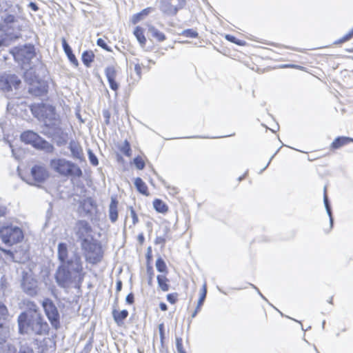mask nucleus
I'll list each match as a JSON object with an SVG mask.
<instances>
[{
  "mask_svg": "<svg viewBox=\"0 0 353 353\" xmlns=\"http://www.w3.org/2000/svg\"><path fill=\"white\" fill-rule=\"evenodd\" d=\"M13 37L7 34L0 36V47L8 46ZM14 38H18L17 35H14Z\"/></svg>",
  "mask_w": 353,
  "mask_h": 353,
  "instance_id": "2f4dec72",
  "label": "nucleus"
},
{
  "mask_svg": "<svg viewBox=\"0 0 353 353\" xmlns=\"http://www.w3.org/2000/svg\"><path fill=\"white\" fill-rule=\"evenodd\" d=\"M151 10H152L151 8H148L143 10L141 12L137 14V17H143V16L148 14L150 12Z\"/></svg>",
  "mask_w": 353,
  "mask_h": 353,
  "instance_id": "8fccbe9b",
  "label": "nucleus"
},
{
  "mask_svg": "<svg viewBox=\"0 0 353 353\" xmlns=\"http://www.w3.org/2000/svg\"><path fill=\"white\" fill-rule=\"evenodd\" d=\"M19 333L44 335L48 334L49 326L41 314L34 309L32 312H22L17 319Z\"/></svg>",
  "mask_w": 353,
  "mask_h": 353,
  "instance_id": "f257e3e1",
  "label": "nucleus"
},
{
  "mask_svg": "<svg viewBox=\"0 0 353 353\" xmlns=\"http://www.w3.org/2000/svg\"><path fill=\"white\" fill-rule=\"evenodd\" d=\"M67 268L76 276V279L79 276V279H82L81 274L83 271V266L81 257L79 254L74 253L73 255L65 263Z\"/></svg>",
  "mask_w": 353,
  "mask_h": 353,
  "instance_id": "f8f14e48",
  "label": "nucleus"
},
{
  "mask_svg": "<svg viewBox=\"0 0 353 353\" xmlns=\"http://www.w3.org/2000/svg\"><path fill=\"white\" fill-rule=\"evenodd\" d=\"M158 327H159V330L160 340H161V343H163L164 338H165V335H164V324L163 323H160Z\"/></svg>",
  "mask_w": 353,
  "mask_h": 353,
  "instance_id": "de8ad7c7",
  "label": "nucleus"
},
{
  "mask_svg": "<svg viewBox=\"0 0 353 353\" xmlns=\"http://www.w3.org/2000/svg\"><path fill=\"white\" fill-rule=\"evenodd\" d=\"M118 204L117 199L115 197H111L109 205V218L112 223H115L118 219Z\"/></svg>",
  "mask_w": 353,
  "mask_h": 353,
  "instance_id": "aec40b11",
  "label": "nucleus"
},
{
  "mask_svg": "<svg viewBox=\"0 0 353 353\" xmlns=\"http://www.w3.org/2000/svg\"><path fill=\"white\" fill-rule=\"evenodd\" d=\"M323 203L327 212V215L330 217V227L333 225V217L332 214V210L328 200L327 195L326 194V187L324 188V195H323Z\"/></svg>",
  "mask_w": 353,
  "mask_h": 353,
  "instance_id": "a878e982",
  "label": "nucleus"
},
{
  "mask_svg": "<svg viewBox=\"0 0 353 353\" xmlns=\"http://www.w3.org/2000/svg\"><path fill=\"white\" fill-rule=\"evenodd\" d=\"M134 34L142 46L145 45L146 39L143 34V30L141 28L137 27L134 31Z\"/></svg>",
  "mask_w": 353,
  "mask_h": 353,
  "instance_id": "7c9ffc66",
  "label": "nucleus"
},
{
  "mask_svg": "<svg viewBox=\"0 0 353 353\" xmlns=\"http://www.w3.org/2000/svg\"><path fill=\"white\" fill-rule=\"evenodd\" d=\"M105 74L109 83L110 88L117 92L119 89V84L116 81L117 72L114 66H108L105 69Z\"/></svg>",
  "mask_w": 353,
  "mask_h": 353,
  "instance_id": "2eb2a0df",
  "label": "nucleus"
},
{
  "mask_svg": "<svg viewBox=\"0 0 353 353\" xmlns=\"http://www.w3.org/2000/svg\"><path fill=\"white\" fill-rule=\"evenodd\" d=\"M157 283L159 288L163 291L167 292L170 289V285L168 284V279L165 275H158L157 276Z\"/></svg>",
  "mask_w": 353,
  "mask_h": 353,
  "instance_id": "b1692460",
  "label": "nucleus"
},
{
  "mask_svg": "<svg viewBox=\"0 0 353 353\" xmlns=\"http://www.w3.org/2000/svg\"><path fill=\"white\" fill-rule=\"evenodd\" d=\"M97 44L99 46H100L101 48H102L103 49H104L106 51H108V52H111L112 51L110 48L106 44L105 41L103 39H101V38H99V39H97Z\"/></svg>",
  "mask_w": 353,
  "mask_h": 353,
  "instance_id": "79ce46f5",
  "label": "nucleus"
},
{
  "mask_svg": "<svg viewBox=\"0 0 353 353\" xmlns=\"http://www.w3.org/2000/svg\"><path fill=\"white\" fill-rule=\"evenodd\" d=\"M55 280L59 287L66 288L75 281L76 276L70 272L65 264H61L57 270Z\"/></svg>",
  "mask_w": 353,
  "mask_h": 353,
  "instance_id": "0eeeda50",
  "label": "nucleus"
},
{
  "mask_svg": "<svg viewBox=\"0 0 353 353\" xmlns=\"http://www.w3.org/2000/svg\"><path fill=\"white\" fill-rule=\"evenodd\" d=\"M14 17L13 16H9L7 19V21L9 22V23H12L14 22Z\"/></svg>",
  "mask_w": 353,
  "mask_h": 353,
  "instance_id": "774afa93",
  "label": "nucleus"
},
{
  "mask_svg": "<svg viewBox=\"0 0 353 353\" xmlns=\"http://www.w3.org/2000/svg\"><path fill=\"white\" fill-rule=\"evenodd\" d=\"M103 116L106 117V119H107L106 123H108L109 122V118H110L109 113L107 111H105L103 112Z\"/></svg>",
  "mask_w": 353,
  "mask_h": 353,
  "instance_id": "338daca9",
  "label": "nucleus"
},
{
  "mask_svg": "<svg viewBox=\"0 0 353 353\" xmlns=\"http://www.w3.org/2000/svg\"><path fill=\"white\" fill-rule=\"evenodd\" d=\"M61 42L63 50L66 54L69 61L71 62L72 65H74L75 67H77L79 65L78 60L77 59L75 55L72 53V50L70 46L67 43L65 39L62 38Z\"/></svg>",
  "mask_w": 353,
  "mask_h": 353,
  "instance_id": "a211bd4d",
  "label": "nucleus"
},
{
  "mask_svg": "<svg viewBox=\"0 0 353 353\" xmlns=\"http://www.w3.org/2000/svg\"><path fill=\"white\" fill-rule=\"evenodd\" d=\"M32 114L39 120L43 122L44 125L55 132L59 129L60 119L55 112V108L50 105L34 103L30 106Z\"/></svg>",
  "mask_w": 353,
  "mask_h": 353,
  "instance_id": "f03ea898",
  "label": "nucleus"
},
{
  "mask_svg": "<svg viewBox=\"0 0 353 353\" xmlns=\"http://www.w3.org/2000/svg\"><path fill=\"white\" fill-rule=\"evenodd\" d=\"M350 141H353V139L346 137H339L332 142V147L334 149H338Z\"/></svg>",
  "mask_w": 353,
  "mask_h": 353,
  "instance_id": "5701e85b",
  "label": "nucleus"
},
{
  "mask_svg": "<svg viewBox=\"0 0 353 353\" xmlns=\"http://www.w3.org/2000/svg\"><path fill=\"white\" fill-rule=\"evenodd\" d=\"M159 307L162 311H166L168 310L167 305L163 302L159 304Z\"/></svg>",
  "mask_w": 353,
  "mask_h": 353,
  "instance_id": "052dcab7",
  "label": "nucleus"
},
{
  "mask_svg": "<svg viewBox=\"0 0 353 353\" xmlns=\"http://www.w3.org/2000/svg\"><path fill=\"white\" fill-rule=\"evenodd\" d=\"M142 19V17H137V14H135L134 17H133V19H132V22L134 23H137L139 21H140L141 19Z\"/></svg>",
  "mask_w": 353,
  "mask_h": 353,
  "instance_id": "680f3d73",
  "label": "nucleus"
},
{
  "mask_svg": "<svg viewBox=\"0 0 353 353\" xmlns=\"http://www.w3.org/2000/svg\"><path fill=\"white\" fill-rule=\"evenodd\" d=\"M181 35L188 38H196L198 32L192 29H187L182 31Z\"/></svg>",
  "mask_w": 353,
  "mask_h": 353,
  "instance_id": "c9c22d12",
  "label": "nucleus"
},
{
  "mask_svg": "<svg viewBox=\"0 0 353 353\" xmlns=\"http://www.w3.org/2000/svg\"><path fill=\"white\" fill-rule=\"evenodd\" d=\"M19 353H34L32 347H29L26 344L21 345Z\"/></svg>",
  "mask_w": 353,
  "mask_h": 353,
  "instance_id": "37998d69",
  "label": "nucleus"
},
{
  "mask_svg": "<svg viewBox=\"0 0 353 353\" xmlns=\"http://www.w3.org/2000/svg\"><path fill=\"white\" fill-rule=\"evenodd\" d=\"M48 341H50L48 339H44L42 341H39V345L38 347L39 353H43L45 352Z\"/></svg>",
  "mask_w": 353,
  "mask_h": 353,
  "instance_id": "a19ab883",
  "label": "nucleus"
},
{
  "mask_svg": "<svg viewBox=\"0 0 353 353\" xmlns=\"http://www.w3.org/2000/svg\"><path fill=\"white\" fill-rule=\"evenodd\" d=\"M92 345L90 343H88L85 345L81 353H88L91 350Z\"/></svg>",
  "mask_w": 353,
  "mask_h": 353,
  "instance_id": "864d4df0",
  "label": "nucleus"
},
{
  "mask_svg": "<svg viewBox=\"0 0 353 353\" xmlns=\"http://www.w3.org/2000/svg\"><path fill=\"white\" fill-rule=\"evenodd\" d=\"M21 285L23 291L30 296L38 294V281L31 274L23 273Z\"/></svg>",
  "mask_w": 353,
  "mask_h": 353,
  "instance_id": "1a4fd4ad",
  "label": "nucleus"
},
{
  "mask_svg": "<svg viewBox=\"0 0 353 353\" xmlns=\"http://www.w3.org/2000/svg\"><path fill=\"white\" fill-rule=\"evenodd\" d=\"M3 252L7 254L8 256H9L12 261H14V262H17V261L14 259V253L10 251V250H3Z\"/></svg>",
  "mask_w": 353,
  "mask_h": 353,
  "instance_id": "603ef678",
  "label": "nucleus"
},
{
  "mask_svg": "<svg viewBox=\"0 0 353 353\" xmlns=\"http://www.w3.org/2000/svg\"><path fill=\"white\" fill-rule=\"evenodd\" d=\"M167 300L170 303L174 304L177 301V294H168L167 295Z\"/></svg>",
  "mask_w": 353,
  "mask_h": 353,
  "instance_id": "09e8293b",
  "label": "nucleus"
},
{
  "mask_svg": "<svg viewBox=\"0 0 353 353\" xmlns=\"http://www.w3.org/2000/svg\"><path fill=\"white\" fill-rule=\"evenodd\" d=\"M75 234L82 241L90 239L92 228L90 224L84 220L78 221L74 228Z\"/></svg>",
  "mask_w": 353,
  "mask_h": 353,
  "instance_id": "ddd939ff",
  "label": "nucleus"
},
{
  "mask_svg": "<svg viewBox=\"0 0 353 353\" xmlns=\"http://www.w3.org/2000/svg\"><path fill=\"white\" fill-rule=\"evenodd\" d=\"M134 185L140 193L144 195L148 194L147 185L141 178L137 177L135 179Z\"/></svg>",
  "mask_w": 353,
  "mask_h": 353,
  "instance_id": "bb28decb",
  "label": "nucleus"
},
{
  "mask_svg": "<svg viewBox=\"0 0 353 353\" xmlns=\"http://www.w3.org/2000/svg\"><path fill=\"white\" fill-rule=\"evenodd\" d=\"M206 294H207L206 283H204L203 285L202 292H201V296L198 300L197 308H200V307L203 305V303L205 301V299L206 297Z\"/></svg>",
  "mask_w": 353,
  "mask_h": 353,
  "instance_id": "72a5a7b5",
  "label": "nucleus"
},
{
  "mask_svg": "<svg viewBox=\"0 0 353 353\" xmlns=\"http://www.w3.org/2000/svg\"><path fill=\"white\" fill-rule=\"evenodd\" d=\"M57 255L61 264H65L68 259V245L65 243H59L57 248Z\"/></svg>",
  "mask_w": 353,
  "mask_h": 353,
  "instance_id": "6ab92c4d",
  "label": "nucleus"
},
{
  "mask_svg": "<svg viewBox=\"0 0 353 353\" xmlns=\"http://www.w3.org/2000/svg\"><path fill=\"white\" fill-rule=\"evenodd\" d=\"M0 238L7 245H13L21 241L23 238L21 229L12 225L0 227Z\"/></svg>",
  "mask_w": 353,
  "mask_h": 353,
  "instance_id": "423d86ee",
  "label": "nucleus"
},
{
  "mask_svg": "<svg viewBox=\"0 0 353 353\" xmlns=\"http://www.w3.org/2000/svg\"><path fill=\"white\" fill-rule=\"evenodd\" d=\"M0 353H17V348L14 345L8 343L1 347Z\"/></svg>",
  "mask_w": 353,
  "mask_h": 353,
  "instance_id": "f704fd0d",
  "label": "nucleus"
},
{
  "mask_svg": "<svg viewBox=\"0 0 353 353\" xmlns=\"http://www.w3.org/2000/svg\"><path fill=\"white\" fill-rule=\"evenodd\" d=\"M121 152L127 157L130 156V146L127 141H125L123 145L121 148Z\"/></svg>",
  "mask_w": 353,
  "mask_h": 353,
  "instance_id": "4c0bfd02",
  "label": "nucleus"
},
{
  "mask_svg": "<svg viewBox=\"0 0 353 353\" xmlns=\"http://www.w3.org/2000/svg\"><path fill=\"white\" fill-rule=\"evenodd\" d=\"M134 163L139 170H143L145 167L144 161L139 157H137L134 159Z\"/></svg>",
  "mask_w": 353,
  "mask_h": 353,
  "instance_id": "ea45409f",
  "label": "nucleus"
},
{
  "mask_svg": "<svg viewBox=\"0 0 353 353\" xmlns=\"http://www.w3.org/2000/svg\"><path fill=\"white\" fill-rule=\"evenodd\" d=\"M121 288H122V282L121 281H118L117 282L116 290L117 292H119L121 290Z\"/></svg>",
  "mask_w": 353,
  "mask_h": 353,
  "instance_id": "bf43d9fd",
  "label": "nucleus"
},
{
  "mask_svg": "<svg viewBox=\"0 0 353 353\" xmlns=\"http://www.w3.org/2000/svg\"><path fill=\"white\" fill-rule=\"evenodd\" d=\"M276 154V153L272 156V157L270 158V159L269 160L268 163H267V165L261 170L260 173H261L263 170H265L268 166L269 165V164L270 163V161H272V159L274 158V155Z\"/></svg>",
  "mask_w": 353,
  "mask_h": 353,
  "instance_id": "e2e57ef3",
  "label": "nucleus"
},
{
  "mask_svg": "<svg viewBox=\"0 0 353 353\" xmlns=\"http://www.w3.org/2000/svg\"><path fill=\"white\" fill-rule=\"evenodd\" d=\"M353 37V30H350L348 33L344 35L342 38L335 42L336 44H340L346 42Z\"/></svg>",
  "mask_w": 353,
  "mask_h": 353,
  "instance_id": "e433bc0d",
  "label": "nucleus"
},
{
  "mask_svg": "<svg viewBox=\"0 0 353 353\" xmlns=\"http://www.w3.org/2000/svg\"><path fill=\"white\" fill-rule=\"evenodd\" d=\"M10 336V329L6 323H0V344L5 343Z\"/></svg>",
  "mask_w": 353,
  "mask_h": 353,
  "instance_id": "393cba45",
  "label": "nucleus"
},
{
  "mask_svg": "<svg viewBox=\"0 0 353 353\" xmlns=\"http://www.w3.org/2000/svg\"><path fill=\"white\" fill-rule=\"evenodd\" d=\"M225 39L228 41H231V42H232L234 43L238 44L239 46H242L243 45V42L242 41H241L240 40H238L236 37H234L232 35L226 34L225 35Z\"/></svg>",
  "mask_w": 353,
  "mask_h": 353,
  "instance_id": "49530a36",
  "label": "nucleus"
},
{
  "mask_svg": "<svg viewBox=\"0 0 353 353\" xmlns=\"http://www.w3.org/2000/svg\"><path fill=\"white\" fill-rule=\"evenodd\" d=\"M21 83V80L15 74H4L0 77V89L9 92L13 90L19 89Z\"/></svg>",
  "mask_w": 353,
  "mask_h": 353,
  "instance_id": "9d476101",
  "label": "nucleus"
},
{
  "mask_svg": "<svg viewBox=\"0 0 353 353\" xmlns=\"http://www.w3.org/2000/svg\"><path fill=\"white\" fill-rule=\"evenodd\" d=\"M33 50L34 48L32 46H24L23 48L16 49L12 52V54L16 60H21L23 62H25L34 57Z\"/></svg>",
  "mask_w": 353,
  "mask_h": 353,
  "instance_id": "4468645a",
  "label": "nucleus"
},
{
  "mask_svg": "<svg viewBox=\"0 0 353 353\" xmlns=\"http://www.w3.org/2000/svg\"><path fill=\"white\" fill-rule=\"evenodd\" d=\"M148 32L158 41L161 42L165 41L166 39L165 35L153 26H148Z\"/></svg>",
  "mask_w": 353,
  "mask_h": 353,
  "instance_id": "4be33fe9",
  "label": "nucleus"
},
{
  "mask_svg": "<svg viewBox=\"0 0 353 353\" xmlns=\"http://www.w3.org/2000/svg\"><path fill=\"white\" fill-rule=\"evenodd\" d=\"M156 268L160 272H167V266L165 261L161 258H158L156 261Z\"/></svg>",
  "mask_w": 353,
  "mask_h": 353,
  "instance_id": "473e14b6",
  "label": "nucleus"
},
{
  "mask_svg": "<svg viewBox=\"0 0 353 353\" xmlns=\"http://www.w3.org/2000/svg\"><path fill=\"white\" fill-rule=\"evenodd\" d=\"M128 312L126 310L118 311L117 307L115 306L114 307L112 310V316L117 325H122L123 323V321L128 317Z\"/></svg>",
  "mask_w": 353,
  "mask_h": 353,
  "instance_id": "412c9836",
  "label": "nucleus"
},
{
  "mask_svg": "<svg viewBox=\"0 0 353 353\" xmlns=\"http://www.w3.org/2000/svg\"><path fill=\"white\" fill-rule=\"evenodd\" d=\"M125 301L128 304H132L134 303V295L132 293L128 294L125 297Z\"/></svg>",
  "mask_w": 353,
  "mask_h": 353,
  "instance_id": "3c124183",
  "label": "nucleus"
},
{
  "mask_svg": "<svg viewBox=\"0 0 353 353\" xmlns=\"http://www.w3.org/2000/svg\"><path fill=\"white\" fill-rule=\"evenodd\" d=\"M88 153L90 163L94 166L97 165L99 164V161L96 155L92 152L91 150H88Z\"/></svg>",
  "mask_w": 353,
  "mask_h": 353,
  "instance_id": "58836bf2",
  "label": "nucleus"
},
{
  "mask_svg": "<svg viewBox=\"0 0 353 353\" xmlns=\"http://www.w3.org/2000/svg\"><path fill=\"white\" fill-rule=\"evenodd\" d=\"M81 245L88 261L92 263H97L100 261L102 257L101 246L92 237L85 239L81 243Z\"/></svg>",
  "mask_w": 353,
  "mask_h": 353,
  "instance_id": "20e7f679",
  "label": "nucleus"
},
{
  "mask_svg": "<svg viewBox=\"0 0 353 353\" xmlns=\"http://www.w3.org/2000/svg\"><path fill=\"white\" fill-rule=\"evenodd\" d=\"M138 240L140 243H143V241H144V236H143V234H140L139 236H138Z\"/></svg>",
  "mask_w": 353,
  "mask_h": 353,
  "instance_id": "69168bd1",
  "label": "nucleus"
},
{
  "mask_svg": "<svg viewBox=\"0 0 353 353\" xmlns=\"http://www.w3.org/2000/svg\"><path fill=\"white\" fill-rule=\"evenodd\" d=\"M129 210L130 211V215L132 219V225H135L139 222L138 216L132 206L129 207Z\"/></svg>",
  "mask_w": 353,
  "mask_h": 353,
  "instance_id": "a18cd8bd",
  "label": "nucleus"
},
{
  "mask_svg": "<svg viewBox=\"0 0 353 353\" xmlns=\"http://www.w3.org/2000/svg\"><path fill=\"white\" fill-rule=\"evenodd\" d=\"M251 285L252 286L253 288H254L257 292L259 293V294L263 299H266L263 295L261 293V292L259 291V290L254 285L251 284Z\"/></svg>",
  "mask_w": 353,
  "mask_h": 353,
  "instance_id": "0e129e2a",
  "label": "nucleus"
},
{
  "mask_svg": "<svg viewBox=\"0 0 353 353\" xmlns=\"http://www.w3.org/2000/svg\"><path fill=\"white\" fill-rule=\"evenodd\" d=\"M6 210H7V209L6 207L0 205V216H3L6 215Z\"/></svg>",
  "mask_w": 353,
  "mask_h": 353,
  "instance_id": "4d7b16f0",
  "label": "nucleus"
},
{
  "mask_svg": "<svg viewBox=\"0 0 353 353\" xmlns=\"http://www.w3.org/2000/svg\"><path fill=\"white\" fill-rule=\"evenodd\" d=\"M165 242V240L164 238L159 236L156 239V243H161L164 244Z\"/></svg>",
  "mask_w": 353,
  "mask_h": 353,
  "instance_id": "13d9d810",
  "label": "nucleus"
},
{
  "mask_svg": "<svg viewBox=\"0 0 353 353\" xmlns=\"http://www.w3.org/2000/svg\"><path fill=\"white\" fill-rule=\"evenodd\" d=\"M50 165L57 172L64 176L81 177L83 174L82 170L77 164L65 159L52 160Z\"/></svg>",
  "mask_w": 353,
  "mask_h": 353,
  "instance_id": "7ed1b4c3",
  "label": "nucleus"
},
{
  "mask_svg": "<svg viewBox=\"0 0 353 353\" xmlns=\"http://www.w3.org/2000/svg\"><path fill=\"white\" fill-rule=\"evenodd\" d=\"M9 319V312L7 307L0 302V323H6Z\"/></svg>",
  "mask_w": 353,
  "mask_h": 353,
  "instance_id": "c85d7f7f",
  "label": "nucleus"
},
{
  "mask_svg": "<svg viewBox=\"0 0 353 353\" xmlns=\"http://www.w3.org/2000/svg\"><path fill=\"white\" fill-rule=\"evenodd\" d=\"M33 11H37L39 8L35 3L30 2L28 6Z\"/></svg>",
  "mask_w": 353,
  "mask_h": 353,
  "instance_id": "5fc2aeb1",
  "label": "nucleus"
},
{
  "mask_svg": "<svg viewBox=\"0 0 353 353\" xmlns=\"http://www.w3.org/2000/svg\"><path fill=\"white\" fill-rule=\"evenodd\" d=\"M153 205L158 212L164 213L168 211V206L160 199H155L153 202Z\"/></svg>",
  "mask_w": 353,
  "mask_h": 353,
  "instance_id": "c756f323",
  "label": "nucleus"
},
{
  "mask_svg": "<svg viewBox=\"0 0 353 353\" xmlns=\"http://www.w3.org/2000/svg\"><path fill=\"white\" fill-rule=\"evenodd\" d=\"M42 306L52 326L58 329L60 325V315L53 301L50 299H45L42 302Z\"/></svg>",
  "mask_w": 353,
  "mask_h": 353,
  "instance_id": "6e6552de",
  "label": "nucleus"
},
{
  "mask_svg": "<svg viewBox=\"0 0 353 353\" xmlns=\"http://www.w3.org/2000/svg\"><path fill=\"white\" fill-rule=\"evenodd\" d=\"M68 149L71 152V157L72 158L79 161H83L84 159L82 147L77 141L71 140L68 145Z\"/></svg>",
  "mask_w": 353,
  "mask_h": 353,
  "instance_id": "f3484780",
  "label": "nucleus"
},
{
  "mask_svg": "<svg viewBox=\"0 0 353 353\" xmlns=\"http://www.w3.org/2000/svg\"><path fill=\"white\" fill-rule=\"evenodd\" d=\"M134 70H135L136 73H137L139 76H140L141 72V65H140L139 64H136V65H134Z\"/></svg>",
  "mask_w": 353,
  "mask_h": 353,
  "instance_id": "6e6d98bb",
  "label": "nucleus"
},
{
  "mask_svg": "<svg viewBox=\"0 0 353 353\" xmlns=\"http://www.w3.org/2000/svg\"><path fill=\"white\" fill-rule=\"evenodd\" d=\"M31 174L34 180L39 183L44 181L48 176V172L46 168L37 165L32 168Z\"/></svg>",
  "mask_w": 353,
  "mask_h": 353,
  "instance_id": "dca6fc26",
  "label": "nucleus"
},
{
  "mask_svg": "<svg viewBox=\"0 0 353 353\" xmlns=\"http://www.w3.org/2000/svg\"><path fill=\"white\" fill-rule=\"evenodd\" d=\"M21 139L23 142L30 144L37 149L44 150L46 152H53V145L32 130L23 132L21 135Z\"/></svg>",
  "mask_w": 353,
  "mask_h": 353,
  "instance_id": "39448f33",
  "label": "nucleus"
},
{
  "mask_svg": "<svg viewBox=\"0 0 353 353\" xmlns=\"http://www.w3.org/2000/svg\"><path fill=\"white\" fill-rule=\"evenodd\" d=\"M185 0H161V10L168 15H175L184 6Z\"/></svg>",
  "mask_w": 353,
  "mask_h": 353,
  "instance_id": "9b49d317",
  "label": "nucleus"
},
{
  "mask_svg": "<svg viewBox=\"0 0 353 353\" xmlns=\"http://www.w3.org/2000/svg\"><path fill=\"white\" fill-rule=\"evenodd\" d=\"M94 58V54L91 50L84 51L81 56V59L83 63L87 67L90 65V63L93 61Z\"/></svg>",
  "mask_w": 353,
  "mask_h": 353,
  "instance_id": "cd10ccee",
  "label": "nucleus"
},
{
  "mask_svg": "<svg viewBox=\"0 0 353 353\" xmlns=\"http://www.w3.org/2000/svg\"><path fill=\"white\" fill-rule=\"evenodd\" d=\"M176 349H177V351L179 353H185V352L183 347L181 338H179V337L176 338Z\"/></svg>",
  "mask_w": 353,
  "mask_h": 353,
  "instance_id": "c03bdc74",
  "label": "nucleus"
}]
</instances>
